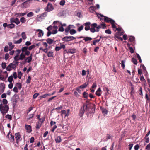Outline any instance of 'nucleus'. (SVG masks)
I'll return each mask as SVG.
<instances>
[{
  "label": "nucleus",
  "mask_w": 150,
  "mask_h": 150,
  "mask_svg": "<svg viewBox=\"0 0 150 150\" xmlns=\"http://www.w3.org/2000/svg\"><path fill=\"white\" fill-rule=\"evenodd\" d=\"M144 139L145 140L146 143H148L149 142V139L148 137H145Z\"/></svg>",
  "instance_id": "obj_63"
},
{
  "label": "nucleus",
  "mask_w": 150,
  "mask_h": 150,
  "mask_svg": "<svg viewBox=\"0 0 150 150\" xmlns=\"http://www.w3.org/2000/svg\"><path fill=\"white\" fill-rule=\"evenodd\" d=\"M102 113L105 115H107L108 113V111L105 109H103L102 110Z\"/></svg>",
  "instance_id": "obj_54"
},
{
  "label": "nucleus",
  "mask_w": 150,
  "mask_h": 150,
  "mask_svg": "<svg viewBox=\"0 0 150 150\" xmlns=\"http://www.w3.org/2000/svg\"><path fill=\"white\" fill-rule=\"evenodd\" d=\"M121 62V66L123 68V69H124L125 68V61L124 60H122Z\"/></svg>",
  "instance_id": "obj_55"
},
{
  "label": "nucleus",
  "mask_w": 150,
  "mask_h": 150,
  "mask_svg": "<svg viewBox=\"0 0 150 150\" xmlns=\"http://www.w3.org/2000/svg\"><path fill=\"white\" fill-rule=\"evenodd\" d=\"M26 14V13H15L14 16L16 17H20L23 16Z\"/></svg>",
  "instance_id": "obj_16"
},
{
  "label": "nucleus",
  "mask_w": 150,
  "mask_h": 150,
  "mask_svg": "<svg viewBox=\"0 0 150 150\" xmlns=\"http://www.w3.org/2000/svg\"><path fill=\"white\" fill-rule=\"evenodd\" d=\"M34 15L33 13L32 12H30L28 13L27 16L28 17H31Z\"/></svg>",
  "instance_id": "obj_53"
},
{
  "label": "nucleus",
  "mask_w": 150,
  "mask_h": 150,
  "mask_svg": "<svg viewBox=\"0 0 150 150\" xmlns=\"http://www.w3.org/2000/svg\"><path fill=\"white\" fill-rule=\"evenodd\" d=\"M42 123L40 122H38L36 123V128L37 129H39L41 127Z\"/></svg>",
  "instance_id": "obj_24"
},
{
  "label": "nucleus",
  "mask_w": 150,
  "mask_h": 150,
  "mask_svg": "<svg viewBox=\"0 0 150 150\" xmlns=\"http://www.w3.org/2000/svg\"><path fill=\"white\" fill-rule=\"evenodd\" d=\"M84 113L83 111L80 109L79 113V115L80 117H82Z\"/></svg>",
  "instance_id": "obj_27"
},
{
  "label": "nucleus",
  "mask_w": 150,
  "mask_h": 150,
  "mask_svg": "<svg viewBox=\"0 0 150 150\" xmlns=\"http://www.w3.org/2000/svg\"><path fill=\"white\" fill-rule=\"evenodd\" d=\"M71 35H73L75 34L76 33V31L74 29L71 30L69 31Z\"/></svg>",
  "instance_id": "obj_37"
},
{
  "label": "nucleus",
  "mask_w": 150,
  "mask_h": 150,
  "mask_svg": "<svg viewBox=\"0 0 150 150\" xmlns=\"http://www.w3.org/2000/svg\"><path fill=\"white\" fill-rule=\"evenodd\" d=\"M83 28V25H81V26L79 27L78 28V30L79 32H80L81 31Z\"/></svg>",
  "instance_id": "obj_49"
},
{
  "label": "nucleus",
  "mask_w": 150,
  "mask_h": 150,
  "mask_svg": "<svg viewBox=\"0 0 150 150\" xmlns=\"http://www.w3.org/2000/svg\"><path fill=\"white\" fill-rule=\"evenodd\" d=\"M48 43L50 44H51L53 42V40L52 39L50 38H48L46 40Z\"/></svg>",
  "instance_id": "obj_36"
},
{
  "label": "nucleus",
  "mask_w": 150,
  "mask_h": 150,
  "mask_svg": "<svg viewBox=\"0 0 150 150\" xmlns=\"http://www.w3.org/2000/svg\"><path fill=\"white\" fill-rule=\"evenodd\" d=\"M129 39L130 42H133L135 39V38L134 37L130 36L129 38Z\"/></svg>",
  "instance_id": "obj_48"
},
{
  "label": "nucleus",
  "mask_w": 150,
  "mask_h": 150,
  "mask_svg": "<svg viewBox=\"0 0 150 150\" xmlns=\"http://www.w3.org/2000/svg\"><path fill=\"white\" fill-rule=\"evenodd\" d=\"M9 57V55L8 53H6L5 56V59L6 60H7Z\"/></svg>",
  "instance_id": "obj_59"
},
{
  "label": "nucleus",
  "mask_w": 150,
  "mask_h": 150,
  "mask_svg": "<svg viewBox=\"0 0 150 150\" xmlns=\"http://www.w3.org/2000/svg\"><path fill=\"white\" fill-rule=\"evenodd\" d=\"M36 47L35 45H33L30 46L28 48V49L29 50H30L33 48H34Z\"/></svg>",
  "instance_id": "obj_47"
},
{
  "label": "nucleus",
  "mask_w": 150,
  "mask_h": 150,
  "mask_svg": "<svg viewBox=\"0 0 150 150\" xmlns=\"http://www.w3.org/2000/svg\"><path fill=\"white\" fill-rule=\"evenodd\" d=\"M88 84V82H86L85 83L79 86V88L83 89L87 87Z\"/></svg>",
  "instance_id": "obj_22"
},
{
  "label": "nucleus",
  "mask_w": 150,
  "mask_h": 150,
  "mask_svg": "<svg viewBox=\"0 0 150 150\" xmlns=\"http://www.w3.org/2000/svg\"><path fill=\"white\" fill-rule=\"evenodd\" d=\"M47 53V56L48 57H53V52L52 51H49Z\"/></svg>",
  "instance_id": "obj_31"
},
{
  "label": "nucleus",
  "mask_w": 150,
  "mask_h": 150,
  "mask_svg": "<svg viewBox=\"0 0 150 150\" xmlns=\"http://www.w3.org/2000/svg\"><path fill=\"white\" fill-rule=\"evenodd\" d=\"M18 77L19 78V79H21L22 75V74L21 71L18 72Z\"/></svg>",
  "instance_id": "obj_56"
},
{
  "label": "nucleus",
  "mask_w": 150,
  "mask_h": 150,
  "mask_svg": "<svg viewBox=\"0 0 150 150\" xmlns=\"http://www.w3.org/2000/svg\"><path fill=\"white\" fill-rule=\"evenodd\" d=\"M60 47H61V49L62 48L64 49L66 47L65 45L62 44V43H60Z\"/></svg>",
  "instance_id": "obj_61"
},
{
  "label": "nucleus",
  "mask_w": 150,
  "mask_h": 150,
  "mask_svg": "<svg viewBox=\"0 0 150 150\" xmlns=\"http://www.w3.org/2000/svg\"><path fill=\"white\" fill-rule=\"evenodd\" d=\"M102 91L100 88H99L96 92V94L97 96H99L101 94Z\"/></svg>",
  "instance_id": "obj_18"
},
{
  "label": "nucleus",
  "mask_w": 150,
  "mask_h": 150,
  "mask_svg": "<svg viewBox=\"0 0 150 150\" xmlns=\"http://www.w3.org/2000/svg\"><path fill=\"white\" fill-rule=\"evenodd\" d=\"M20 21L22 23H24L26 21V20L23 17L21 18L20 19Z\"/></svg>",
  "instance_id": "obj_50"
},
{
  "label": "nucleus",
  "mask_w": 150,
  "mask_h": 150,
  "mask_svg": "<svg viewBox=\"0 0 150 150\" xmlns=\"http://www.w3.org/2000/svg\"><path fill=\"white\" fill-rule=\"evenodd\" d=\"M30 52L27 51L26 52H22L21 53L20 57L21 60H23L25 58V56H28L30 55Z\"/></svg>",
  "instance_id": "obj_9"
},
{
  "label": "nucleus",
  "mask_w": 150,
  "mask_h": 150,
  "mask_svg": "<svg viewBox=\"0 0 150 150\" xmlns=\"http://www.w3.org/2000/svg\"><path fill=\"white\" fill-rule=\"evenodd\" d=\"M1 67L3 69H5L6 67V64L4 62H3L1 64Z\"/></svg>",
  "instance_id": "obj_46"
},
{
  "label": "nucleus",
  "mask_w": 150,
  "mask_h": 150,
  "mask_svg": "<svg viewBox=\"0 0 150 150\" xmlns=\"http://www.w3.org/2000/svg\"><path fill=\"white\" fill-rule=\"evenodd\" d=\"M9 50L8 47V46H5L4 49V51L5 52H8Z\"/></svg>",
  "instance_id": "obj_57"
},
{
  "label": "nucleus",
  "mask_w": 150,
  "mask_h": 150,
  "mask_svg": "<svg viewBox=\"0 0 150 150\" xmlns=\"http://www.w3.org/2000/svg\"><path fill=\"white\" fill-rule=\"evenodd\" d=\"M136 54L138 59L139 60L140 62L141 63L142 61L140 55L137 53H136Z\"/></svg>",
  "instance_id": "obj_52"
},
{
  "label": "nucleus",
  "mask_w": 150,
  "mask_h": 150,
  "mask_svg": "<svg viewBox=\"0 0 150 150\" xmlns=\"http://www.w3.org/2000/svg\"><path fill=\"white\" fill-rule=\"evenodd\" d=\"M31 79V77L30 76L28 77V78L26 80V82L27 83H29L30 82V80Z\"/></svg>",
  "instance_id": "obj_51"
},
{
  "label": "nucleus",
  "mask_w": 150,
  "mask_h": 150,
  "mask_svg": "<svg viewBox=\"0 0 150 150\" xmlns=\"http://www.w3.org/2000/svg\"><path fill=\"white\" fill-rule=\"evenodd\" d=\"M18 63L19 62H18L13 61L7 66L6 68V70L8 71H10L12 69L15 70L16 67L18 65Z\"/></svg>",
  "instance_id": "obj_3"
},
{
  "label": "nucleus",
  "mask_w": 150,
  "mask_h": 150,
  "mask_svg": "<svg viewBox=\"0 0 150 150\" xmlns=\"http://www.w3.org/2000/svg\"><path fill=\"white\" fill-rule=\"evenodd\" d=\"M3 104L4 105H7L8 101L6 99H4L2 101Z\"/></svg>",
  "instance_id": "obj_42"
},
{
  "label": "nucleus",
  "mask_w": 150,
  "mask_h": 150,
  "mask_svg": "<svg viewBox=\"0 0 150 150\" xmlns=\"http://www.w3.org/2000/svg\"><path fill=\"white\" fill-rule=\"evenodd\" d=\"M13 77L15 79H16L17 78L18 76L16 72H14L13 74Z\"/></svg>",
  "instance_id": "obj_60"
},
{
  "label": "nucleus",
  "mask_w": 150,
  "mask_h": 150,
  "mask_svg": "<svg viewBox=\"0 0 150 150\" xmlns=\"http://www.w3.org/2000/svg\"><path fill=\"white\" fill-rule=\"evenodd\" d=\"M145 149L147 150H150V143L147 145Z\"/></svg>",
  "instance_id": "obj_64"
},
{
  "label": "nucleus",
  "mask_w": 150,
  "mask_h": 150,
  "mask_svg": "<svg viewBox=\"0 0 150 150\" xmlns=\"http://www.w3.org/2000/svg\"><path fill=\"white\" fill-rule=\"evenodd\" d=\"M5 88V85L3 83L0 84V94L2 93L4 91Z\"/></svg>",
  "instance_id": "obj_12"
},
{
  "label": "nucleus",
  "mask_w": 150,
  "mask_h": 150,
  "mask_svg": "<svg viewBox=\"0 0 150 150\" xmlns=\"http://www.w3.org/2000/svg\"><path fill=\"white\" fill-rule=\"evenodd\" d=\"M5 117L8 119L11 120L12 119L11 115H10L7 114L5 116Z\"/></svg>",
  "instance_id": "obj_45"
},
{
  "label": "nucleus",
  "mask_w": 150,
  "mask_h": 150,
  "mask_svg": "<svg viewBox=\"0 0 150 150\" xmlns=\"http://www.w3.org/2000/svg\"><path fill=\"white\" fill-rule=\"evenodd\" d=\"M65 14V11H62L58 13V15L59 16H64Z\"/></svg>",
  "instance_id": "obj_26"
},
{
  "label": "nucleus",
  "mask_w": 150,
  "mask_h": 150,
  "mask_svg": "<svg viewBox=\"0 0 150 150\" xmlns=\"http://www.w3.org/2000/svg\"><path fill=\"white\" fill-rule=\"evenodd\" d=\"M54 9V7L52 4L49 3L47 7L45 8V11H47V12H50L53 10Z\"/></svg>",
  "instance_id": "obj_5"
},
{
  "label": "nucleus",
  "mask_w": 150,
  "mask_h": 150,
  "mask_svg": "<svg viewBox=\"0 0 150 150\" xmlns=\"http://www.w3.org/2000/svg\"><path fill=\"white\" fill-rule=\"evenodd\" d=\"M115 21L114 20L111 21V23L112 24V27L113 28H116V26L115 24Z\"/></svg>",
  "instance_id": "obj_32"
},
{
  "label": "nucleus",
  "mask_w": 150,
  "mask_h": 150,
  "mask_svg": "<svg viewBox=\"0 0 150 150\" xmlns=\"http://www.w3.org/2000/svg\"><path fill=\"white\" fill-rule=\"evenodd\" d=\"M38 32V37H41L43 36V31L40 29H37L36 30V32Z\"/></svg>",
  "instance_id": "obj_15"
},
{
  "label": "nucleus",
  "mask_w": 150,
  "mask_h": 150,
  "mask_svg": "<svg viewBox=\"0 0 150 150\" xmlns=\"http://www.w3.org/2000/svg\"><path fill=\"white\" fill-rule=\"evenodd\" d=\"M10 21L11 23H15L17 25H18L20 23L19 19L17 18H11L10 19Z\"/></svg>",
  "instance_id": "obj_8"
},
{
  "label": "nucleus",
  "mask_w": 150,
  "mask_h": 150,
  "mask_svg": "<svg viewBox=\"0 0 150 150\" xmlns=\"http://www.w3.org/2000/svg\"><path fill=\"white\" fill-rule=\"evenodd\" d=\"M91 32L92 33L99 32L100 28L105 29L106 28V25L105 23H101L98 25L96 23H93L91 24Z\"/></svg>",
  "instance_id": "obj_2"
},
{
  "label": "nucleus",
  "mask_w": 150,
  "mask_h": 150,
  "mask_svg": "<svg viewBox=\"0 0 150 150\" xmlns=\"http://www.w3.org/2000/svg\"><path fill=\"white\" fill-rule=\"evenodd\" d=\"M28 48V47L26 46L23 47L21 49V51L23 52H26L27 51H28L27 50Z\"/></svg>",
  "instance_id": "obj_29"
},
{
  "label": "nucleus",
  "mask_w": 150,
  "mask_h": 150,
  "mask_svg": "<svg viewBox=\"0 0 150 150\" xmlns=\"http://www.w3.org/2000/svg\"><path fill=\"white\" fill-rule=\"evenodd\" d=\"M14 59L15 61L17 62L18 61L21 60L20 57L17 54L14 57Z\"/></svg>",
  "instance_id": "obj_25"
},
{
  "label": "nucleus",
  "mask_w": 150,
  "mask_h": 150,
  "mask_svg": "<svg viewBox=\"0 0 150 150\" xmlns=\"http://www.w3.org/2000/svg\"><path fill=\"white\" fill-rule=\"evenodd\" d=\"M70 26L68 25V26L65 29V31L66 33H68L71 30V28Z\"/></svg>",
  "instance_id": "obj_39"
},
{
  "label": "nucleus",
  "mask_w": 150,
  "mask_h": 150,
  "mask_svg": "<svg viewBox=\"0 0 150 150\" xmlns=\"http://www.w3.org/2000/svg\"><path fill=\"white\" fill-rule=\"evenodd\" d=\"M6 137H8L11 142L14 143V138L15 139V142L17 144H18L19 142L21 141L22 138L21 135L19 133H15V136L12 135V134L9 132L6 136Z\"/></svg>",
  "instance_id": "obj_1"
},
{
  "label": "nucleus",
  "mask_w": 150,
  "mask_h": 150,
  "mask_svg": "<svg viewBox=\"0 0 150 150\" xmlns=\"http://www.w3.org/2000/svg\"><path fill=\"white\" fill-rule=\"evenodd\" d=\"M50 96V94L46 93L45 94H44L42 95L41 96H40V99H42L43 98H45L46 97Z\"/></svg>",
  "instance_id": "obj_33"
},
{
  "label": "nucleus",
  "mask_w": 150,
  "mask_h": 150,
  "mask_svg": "<svg viewBox=\"0 0 150 150\" xmlns=\"http://www.w3.org/2000/svg\"><path fill=\"white\" fill-rule=\"evenodd\" d=\"M100 16L101 17L103 18L104 21L107 22H110L111 23V21L112 20H113L109 18L103 16V15L100 14Z\"/></svg>",
  "instance_id": "obj_13"
},
{
  "label": "nucleus",
  "mask_w": 150,
  "mask_h": 150,
  "mask_svg": "<svg viewBox=\"0 0 150 150\" xmlns=\"http://www.w3.org/2000/svg\"><path fill=\"white\" fill-rule=\"evenodd\" d=\"M6 77H6V78H5L3 75L0 74V79L1 80L4 81H5L6 79Z\"/></svg>",
  "instance_id": "obj_40"
},
{
  "label": "nucleus",
  "mask_w": 150,
  "mask_h": 150,
  "mask_svg": "<svg viewBox=\"0 0 150 150\" xmlns=\"http://www.w3.org/2000/svg\"><path fill=\"white\" fill-rule=\"evenodd\" d=\"M96 9L95 6H91L89 8V11L91 13H93L95 11Z\"/></svg>",
  "instance_id": "obj_21"
},
{
  "label": "nucleus",
  "mask_w": 150,
  "mask_h": 150,
  "mask_svg": "<svg viewBox=\"0 0 150 150\" xmlns=\"http://www.w3.org/2000/svg\"><path fill=\"white\" fill-rule=\"evenodd\" d=\"M22 39L21 38H20L17 41H16L15 40H13V43L15 44H18L21 43L22 41Z\"/></svg>",
  "instance_id": "obj_28"
},
{
  "label": "nucleus",
  "mask_w": 150,
  "mask_h": 150,
  "mask_svg": "<svg viewBox=\"0 0 150 150\" xmlns=\"http://www.w3.org/2000/svg\"><path fill=\"white\" fill-rule=\"evenodd\" d=\"M25 129L28 133H30L32 131L31 126L30 125H25Z\"/></svg>",
  "instance_id": "obj_14"
},
{
  "label": "nucleus",
  "mask_w": 150,
  "mask_h": 150,
  "mask_svg": "<svg viewBox=\"0 0 150 150\" xmlns=\"http://www.w3.org/2000/svg\"><path fill=\"white\" fill-rule=\"evenodd\" d=\"M129 49L130 50V52L131 53H133L134 52V50L133 49V48L130 47H129Z\"/></svg>",
  "instance_id": "obj_58"
},
{
  "label": "nucleus",
  "mask_w": 150,
  "mask_h": 150,
  "mask_svg": "<svg viewBox=\"0 0 150 150\" xmlns=\"http://www.w3.org/2000/svg\"><path fill=\"white\" fill-rule=\"evenodd\" d=\"M92 40V38H91L88 37L85 38L83 39V40H84L85 42L91 41Z\"/></svg>",
  "instance_id": "obj_30"
},
{
  "label": "nucleus",
  "mask_w": 150,
  "mask_h": 150,
  "mask_svg": "<svg viewBox=\"0 0 150 150\" xmlns=\"http://www.w3.org/2000/svg\"><path fill=\"white\" fill-rule=\"evenodd\" d=\"M8 45L9 46V50H11L14 47V45L12 44L11 42H9L8 43Z\"/></svg>",
  "instance_id": "obj_20"
},
{
  "label": "nucleus",
  "mask_w": 150,
  "mask_h": 150,
  "mask_svg": "<svg viewBox=\"0 0 150 150\" xmlns=\"http://www.w3.org/2000/svg\"><path fill=\"white\" fill-rule=\"evenodd\" d=\"M81 109L83 110L85 113H86V114L88 113L89 110V108L88 107V105L86 104H83Z\"/></svg>",
  "instance_id": "obj_7"
},
{
  "label": "nucleus",
  "mask_w": 150,
  "mask_h": 150,
  "mask_svg": "<svg viewBox=\"0 0 150 150\" xmlns=\"http://www.w3.org/2000/svg\"><path fill=\"white\" fill-rule=\"evenodd\" d=\"M21 36L23 39H25L27 37L25 32H23L22 33Z\"/></svg>",
  "instance_id": "obj_41"
},
{
  "label": "nucleus",
  "mask_w": 150,
  "mask_h": 150,
  "mask_svg": "<svg viewBox=\"0 0 150 150\" xmlns=\"http://www.w3.org/2000/svg\"><path fill=\"white\" fill-rule=\"evenodd\" d=\"M132 61L133 63L137 65V62L136 59L134 58H133L132 59Z\"/></svg>",
  "instance_id": "obj_38"
},
{
  "label": "nucleus",
  "mask_w": 150,
  "mask_h": 150,
  "mask_svg": "<svg viewBox=\"0 0 150 150\" xmlns=\"http://www.w3.org/2000/svg\"><path fill=\"white\" fill-rule=\"evenodd\" d=\"M15 27V25L12 23L8 25V28L12 29Z\"/></svg>",
  "instance_id": "obj_35"
},
{
  "label": "nucleus",
  "mask_w": 150,
  "mask_h": 150,
  "mask_svg": "<svg viewBox=\"0 0 150 150\" xmlns=\"http://www.w3.org/2000/svg\"><path fill=\"white\" fill-rule=\"evenodd\" d=\"M55 140L56 143H59L62 141V139L60 136H58L55 139Z\"/></svg>",
  "instance_id": "obj_19"
},
{
  "label": "nucleus",
  "mask_w": 150,
  "mask_h": 150,
  "mask_svg": "<svg viewBox=\"0 0 150 150\" xmlns=\"http://www.w3.org/2000/svg\"><path fill=\"white\" fill-rule=\"evenodd\" d=\"M88 94L86 92H84L83 93V96L85 98H87L88 97Z\"/></svg>",
  "instance_id": "obj_43"
},
{
  "label": "nucleus",
  "mask_w": 150,
  "mask_h": 150,
  "mask_svg": "<svg viewBox=\"0 0 150 150\" xmlns=\"http://www.w3.org/2000/svg\"><path fill=\"white\" fill-rule=\"evenodd\" d=\"M16 87H18L19 89H20L22 87V85L20 83H18L16 84Z\"/></svg>",
  "instance_id": "obj_44"
},
{
  "label": "nucleus",
  "mask_w": 150,
  "mask_h": 150,
  "mask_svg": "<svg viewBox=\"0 0 150 150\" xmlns=\"http://www.w3.org/2000/svg\"><path fill=\"white\" fill-rule=\"evenodd\" d=\"M84 25L85 26V29L86 31H88L90 30L91 31V23L89 22H86L84 24Z\"/></svg>",
  "instance_id": "obj_10"
},
{
  "label": "nucleus",
  "mask_w": 150,
  "mask_h": 150,
  "mask_svg": "<svg viewBox=\"0 0 150 150\" xmlns=\"http://www.w3.org/2000/svg\"><path fill=\"white\" fill-rule=\"evenodd\" d=\"M39 52H41V51L42 50L45 53H47L48 51V48H45L44 49H43L42 47H40L39 48Z\"/></svg>",
  "instance_id": "obj_23"
},
{
  "label": "nucleus",
  "mask_w": 150,
  "mask_h": 150,
  "mask_svg": "<svg viewBox=\"0 0 150 150\" xmlns=\"http://www.w3.org/2000/svg\"><path fill=\"white\" fill-rule=\"evenodd\" d=\"M13 79V76L12 75L10 76L8 79V81L10 83H11Z\"/></svg>",
  "instance_id": "obj_34"
},
{
  "label": "nucleus",
  "mask_w": 150,
  "mask_h": 150,
  "mask_svg": "<svg viewBox=\"0 0 150 150\" xmlns=\"http://www.w3.org/2000/svg\"><path fill=\"white\" fill-rule=\"evenodd\" d=\"M76 49L75 48H73L65 50L64 52L67 53L73 54L76 52Z\"/></svg>",
  "instance_id": "obj_11"
},
{
  "label": "nucleus",
  "mask_w": 150,
  "mask_h": 150,
  "mask_svg": "<svg viewBox=\"0 0 150 150\" xmlns=\"http://www.w3.org/2000/svg\"><path fill=\"white\" fill-rule=\"evenodd\" d=\"M65 1L64 0H62L60 2V5L61 6H63L65 4Z\"/></svg>",
  "instance_id": "obj_62"
},
{
  "label": "nucleus",
  "mask_w": 150,
  "mask_h": 150,
  "mask_svg": "<svg viewBox=\"0 0 150 150\" xmlns=\"http://www.w3.org/2000/svg\"><path fill=\"white\" fill-rule=\"evenodd\" d=\"M76 39V38L72 36H67L64 37L62 39L63 41H69L73 40Z\"/></svg>",
  "instance_id": "obj_6"
},
{
  "label": "nucleus",
  "mask_w": 150,
  "mask_h": 150,
  "mask_svg": "<svg viewBox=\"0 0 150 150\" xmlns=\"http://www.w3.org/2000/svg\"><path fill=\"white\" fill-rule=\"evenodd\" d=\"M32 54H31L30 55L26 58L25 59V60L26 62H27L28 63H30L32 61Z\"/></svg>",
  "instance_id": "obj_17"
},
{
  "label": "nucleus",
  "mask_w": 150,
  "mask_h": 150,
  "mask_svg": "<svg viewBox=\"0 0 150 150\" xmlns=\"http://www.w3.org/2000/svg\"><path fill=\"white\" fill-rule=\"evenodd\" d=\"M9 109V107L8 105H4L2 103L0 104V110L4 116L7 113Z\"/></svg>",
  "instance_id": "obj_4"
}]
</instances>
